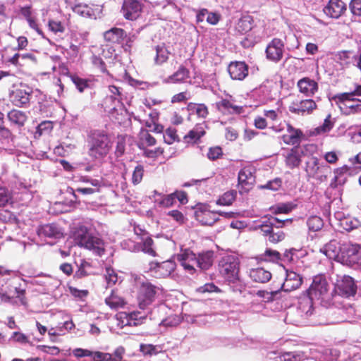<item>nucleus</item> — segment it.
Listing matches in <instances>:
<instances>
[{
  "label": "nucleus",
  "instance_id": "obj_1",
  "mask_svg": "<svg viewBox=\"0 0 361 361\" xmlns=\"http://www.w3.org/2000/svg\"><path fill=\"white\" fill-rule=\"evenodd\" d=\"M338 356L336 350L317 347L302 351L285 352L278 355L276 359V361H334Z\"/></svg>",
  "mask_w": 361,
  "mask_h": 361
},
{
  "label": "nucleus",
  "instance_id": "obj_2",
  "mask_svg": "<svg viewBox=\"0 0 361 361\" xmlns=\"http://www.w3.org/2000/svg\"><path fill=\"white\" fill-rule=\"evenodd\" d=\"M161 288L152 284L147 280L140 278L136 284V299L139 307L142 310L147 309L153 305L162 295Z\"/></svg>",
  "mask_w": 361,
  "mask_h": 361
},
{
  "label": "nucleus",
  "instance_id": "obj_3",
  "mask_svg": "<svg viewBox=\"0 0 361 361\" xmlns=\"http://www.w3.org/2000/svg\"><path fill=\"white\" fill-rule=\"evenodd\" d=\"M314 312L313 300L307 294L302 295L298 298L295 310H290L286 315V321L294 325H300L313 314Z\"/></svg>",
  "mask_w": 361,
  "mask_h": 361
},
{
  "label": "nucleus",
  "instance_id": "obj_4",
  "mask_svg": "<svg viewBox=\"0 0 361 361\" xmlns=\"http://www.w3.org/2000/svg\"><path fill=\"white\" fill-rule=\"evenodd\" d=\"M307 295L313 300L319 301L324 307H329L334 304V296L329 291V286L326 280L322 276H317L314 278Z\"/></svg>",
  "mask_w": 361,
  "mask_h": 361
},
{
  "label": "nucleus",
  "instance_id": "obj_5",
  "mask_svg": "<svg viewBox=\"0 0 361 361\" xmlns=\"http://www.w3.org/2000/svg\"><path fill=\"white\" fill-rule=\"evenodd\" d=\"M111 149V142L109 136L102 132L92 134L89 142V155L95 159L105 157Z\"/></svg>",
  "mask_w": 361,
  "mask_h": 361
},
{
  "label": "nucleus",
  "instance_id": "obj_6",
  "mask_svg": "<svg viewBox=\"0 0 361 361\" xmlns=\"http://www.w3.org/2000/svg\"><path fill=\"white\" fill-rule=\"evenodd\" d=\"M75 241L80 247L92 251L98 256L104 252V243L98 236L90 234L86 229H80L75 233Z\"/></svg>",
  "mask_w": 361,
  "mask_h": 361
},
{
  "label": "nucleus",
  "instance_id": "obj_7",
  "mask_svg": "<svg viewBox=\"0 0 361 361\" xmlns=\"http://www.w3.org/2000/svg\"><path fill=\"white\" fill-rule=\"evenodd\" d=\"M221 274L229 282L235 283L239 280V261L234 255H225L219 263Z\"/></svg>",
  "mask_w": 361,
  "mask_h": 361
},
{
  "label": "nucleus",
  "instance_id": "obj_8",
  "mask_svg": "<svg viewBox=\"0 0 361 361\" xmlns=\"http://www.w3.org/2000/svg\"><path fill=\"white\" fill-rule=\"evenodd\" d=\"M343 114L350 115L361 111V100L352 97V94L340 93L332 97Z\"/></svg>",
  "mask_w": 361,
  "mask_h": 361
},
{
  "label": "nucleus",
  "instance_id": "obj_9",
  "mask_svg": "<svg viewBox=\"0 0 361 361\" xmlns=\"http://www.w3.org/2000/svg\"><path fill=\"white\" fill-rule=\"evenodd\" d=\"M360 259L361 247L359 245L350 243H343L338 262L346 266L353 267L358 264Z\"/></svg>",
  "mask_w": 361,
  "mask_h": 361
},
{
  "label": "nucleus",
  "instance_id": "obj_10",
  "mask_svg": "<svg viewBox=\"0 0 361 361\" xmlns=\"http://www.w3.org/2000/svg\"><path fill=\"white\" fill-rule=\"evenodd\" d=\"M331 168L326 164L320 163L317 157H312L306 162L305 171L309 177L323 182L327 179Z\"/></svg>",
  "mask_w": 361,
  "mask_h": 361
},
{
  "label": "nucleus",
  "instance_id": "obj_11",
  "mask_svg": "<svg viewBox=\"0 0 361 361\" xmlns=\"http://www.w3.org/2000/svg\"><path fill=\"white\" fill-rule=\"evenodd\" d=\"M334 292L340 296L348 298L355 295L357 285L354 279L348 275L337 276Z\"/></svg>",
  "mask_w": 361,
  "mask_h": 361
},
{
  "label": "nucleus",
  "instance_id": "obj_12",
  "mask_svg": "<svg viewBox=\"0 0 361 361\" xmlns=\"http://www.w3.org/2000/svg\"><path fill=\"white\" fill-rule=\"evenodd\" d=\"M32 93V90L30 87L20 84L10 92V100L13 105L25 108L29 105Z\"/></svg>",
  "mask_w": 361,
  "mask_h": 361
},
{
  "label": "nucleus",
  "instance_id": "obj_13",
  "mask_svg": "<svg viewBox=\"0 0 361 361\" xmlns=\"http://www.w3.org/2000/svg\"><path fill=\"white\" fill-rule=\"evenodd\" d=\"M145 316L140 312H121L116 314L117 326L123 329L126 326H136L143 323Z\"/></svg>",
  "mask_w": 361,
  "mask_h": 361
},
{
  "label": "nucleus",
  "instance_id": "obj_14",
  "mask_svg": "<svg viewBox=\"0 0 361 361\" xmlns=\"http://www.w3.org/2000/svg\"><path fill=\"white\" fill-rule=\"evenodd\" d=\"M108 89L111 94L105 98L104 109L106 112L113 114L119 110H122L121 93L120 88L115 85H109Z\"/></svg>",
  "mask_w": 361,
  "mask_h": 361
},
{
  "label": "nucleus",
  "instance_id": "obj_15",
  "mask_svg": "<svg viewBox=\"0 0 361 361\" xmlns=\"http://www.w3.org/2000/svg\"><path fill=\"white\" fill-rule=\"evenodd\" d=\"M177 259L183 269L190 274H193L197 268V256L188 249L181 250L177 255Z\"/></svg>",
  "mask_w": 361,
  "mask_h": 361
},
{
  "label": "nucleus",
  "instance_id": "obj_16",
  "mask_svg": "<svg viewBox=\"0 0 361 361\" xmlns=\"http://www.w3.org/2000/svg\"><path fill=\"white\" fill-rule=\"evenodd\" d=\"M177 259L183 269L190 274H193L197 268V256L188 249L181 250L177 255Z\"/></svg>",
  "mask_w": 361,
  "mask_h": 361
},
{
  "label": "nucleus",
  "instance_id": "obj_17",
  "mask_svg": "<svg viewBox=\"0 0 361 361\" xmlns=\"http://www.w3.org/2000/svg\"><path fill=\"white\" fill-rule=\"evenodd\" d=\"M284 43L278 38L273 39L266 49L267 58L274 62H279L283 57Z\"/></svg>",
  "mask_w": 361,
  "mask_h": 361
},
{
  "label": "nucleus",
  "instance_id": "obj_18",
  "mask_svg": "<svg viewBox=\"0 0 361 361\" xmlns=\"http://www.w3.org/2000/svg\"><path fill=\"white\" fill-rule=\"evenodd\" d=\"M73 11L78 15L90 18L97 19L101 17L102 7L98 5L90 6L87 4H79L71 6Z\"/></svg>",
  "mask_w": 361,
  "mask_h": 361
},
{
  "label": "nucleus",
  "instance_id": "obj_19",
  "mask_svg": "<svg viewBox=\"0 0 361 361\" xmlns=\"http://www.w3.org/2000/svg\"><path fill=\"white\" fill-rule=\"evenodd\" d=\"M121 11L126 19L135 20L142 11V4L138 0H124Z\"/></svg>",
  "mask_w": 361,
  "mask_h": 361
},
{
  "label": "nucleus",
  "instance_id": "obj_20",
  "mask_svg": "<svg viewBox=\"0 0 361 361\" xmlns=\"http://www.w3.org/2000/svg\"><path fill=\"white\" fill-rule=\"evenodd\" d=\"M255 182L254 169L247 166L243 168L238 173V184L245 192L249 191Z\"/></svg>",
  "mask_w": 361,
  "mask_h": 361
},
{
  "label": "nucleus",
  "instance_id": "obj_21",
  "mask_svg": "<svg viewBox=\"0 0 361 361\" xmlns=\"http://www.w3.org/2000/svg\"><path fill=\"white\" fill-rule=\"evenodd\" d=\"M176 269V263L172 260H166L161 263L152 262L150 269L157 277L165 278L171 275Z\"/></svg>",
  "mask_w": 361,
  "mask_h": 361
},
{
  "label": "nucleus",
  "instance_id": "obj_22",
  "mask_svg": "<svg viewBox=\"0 0 361 361\" xmlns=\"http://www.w3.org/2000/svg\"><path fill=\"white\" fill-rule=\"evenodd\" d=\"M316 107L315 102L310 99L293 102L288 109L293 114L304 115L312 113Z\"/></svg>",
  "mask_w": 361,
  "mask_h": 361
},
{
  "label": "nucleus",
  "instance_id": "obj_23",
  "mask_svg": "<svg viewBox=\"0 0 361 361\" xmlns=\"http://www.w3.org/2000/svg\"><path fill=\"white\" fill-rule=\"evenodd\" d=\"M303 151L298 147L286 151L283 154L286 167L293 169L298 167L302 161Z\"/></svg>",
  "mask_w": 361,
  "mask_h": 361
},
{
  "label": "nucleus",
  "instance_id": "obj_24",
  "mask_svg": "<svg viewBox=\"0 0 361 361\" xmlns=\"http://www.w3.org/2000/svg\"><path fill=\"white\" fill-rule=\"evenodd\" d=\"M275 84L272 81H265L255 90V94L261 102H267L274 99L276 93L274 91Z\"/></svg>",
  "mask_w": 361,
  "mask_h": 361
},
{
  "label": "nucleus",
  "instance_id": "obj_25",
  "mask_svg": "<svg viewBox=\"0 0 361 361\" xmlns=\"http://www.w3.org/2000/svg\"><path fill=\"white\" fill-rule=\"evenodd\" d=\"M302 283V276L293 271L286 270V279L281 285L285 292H290L298 288Z\"/></svg>",
  "mask_w": 361,
  "mask_h": 361
},
{
  "label": "nucleus",
  "instance_id": "obj_26",
  "mask_svg": "<svg viewBox=\"0 0 361 361\" xmlns=\"http://www.w3.org/2000/svg\"><path fill=\"white\" fill-rule=\"evenodd\" d=\"M228 71L233 80H243L248 75V66L245 62H231L228 67Z\"/></svg>",
  "mask_w": 361,
  "mask_h": 361
},
{
  "label": "nucleus",
  "instance_id": "obj_27",
  "mask_svg": "<svg viewBox=\"0 0 361 361\" xmlns=\"http://www.w3.org/2000/svg\"><path fill=\"white\" fill-rule=\"evenodd\" d=\"M80 181L84 184H90L92 187H78L75 192L83 195H90L99 191L102 185L100 180L87 176L81 177Z\"/></svg>",
  "mask_w": 361,
  "mask_h": 361
},
{
  "label": "nucleus",
  "instance_id": "obj_28",
  "mask_svg": "<svg viewBox=\"0 0 361 361\" xmlns=\"http://www.w3.org/2000/svg\"><path fill=\"white\" fill-rule=\"evenodd\" d=\"M346 10V4L341 0H330L324 7V12L329 16L338 18Z\"/></svg>",
  "mask_w": 361,
  "mask_h": 361
},
{
  "label": "nucleus",
  "instance_id": "obj_29",
  "mask_svg": "<svg viewBox=\"0 0 361 361\" xmlns=\"http://www.w3.org/2000/svg\"><path fill=\"white\" fill-rule=\"evenodd\" d=\"M216 108L224 114H240L243 107L235 104L231 99H222L219 102H216Z\"/></svg>",
  "mask_w": 361,
  "mask_h": 361
},
{
  "label": "nucleus",
  "instance_id": "obj_30",
  "mask_svg": "<svg viewBox=\"0 0 361 361\" xmlns=\"http://www.w3.org/2000/svg\"><path fill=\"white\" fill-rule=\"evenodd\" d=\"M300 92L307 97L313 96L318 90L317 82L310 78H303L298 82Z\"/></svg>",
  "mask_w": 361,
  "mask_h": 361
},
{
  "label": "nucleus",
  "instance_id": "obj_31",
  "mask_svg": "<svg viewBox=\"0 0 361 361\" xmlns=\"http://www.w3.org/2000/svg\"><path fill=\"white\" fill-rule=\"evenodd\" d=\"M342 247L343 244H341L337 240H334L325 245L322 249V251L329 259L339 262Z\"/></svg>",
  "mask_w": 361,
  "mask_h": 361
},
{
  "label": "nucleus",
  "instance_id": "obj_32",
  "mask_svg": "<svg viewBox=\"0 0 361 361\" xmlns=\"http://www.w3.org/2000/svg\"><path fill=\"white\" fill-rule=\"evenodd\" d=\"M286 133L283 135V142L291 145L299 144L304 136L303 133L300 129L295 128L290 124H286Z\"/></svg>",
  "mask_w": 361,
  "mask_h": 361
},
{
  "label": "nucleus",
  "instance_id": "obj_33",
  "mask_svg": "<svg viewBox=\"0 0 361 361\" xmlns=\"http://www.w3.org/2000/svg\"><path fill=\"white\" fill-rule=\"evenodd\" d=\"M248 274L250 279L256 283H265L271 279V272L262 267L252 268Z\"/></svg>",
  "mask_w": 361,
  "mask_h": 361
},
{
  "label": "nucleus",
  "instance_id": "obj_34",
  "mask_svg": "<svg viewBox=\"0 0 361 361\" xmlns=\"http://www.w3.org/2000/svg\"><path fill=\"white\" fill-rule=\"evenodd\" d=\"M152 193L153 194L150 195V198L159 207H169L176 202L173 193L168 195H162L157 190H154Z\"/></svg>",
  "mask_w": 361,
  "mask_h": 361
},
{
  "label": "nucleus",
  "instance_id": "obj_35",
  "mask_svg": "<svg viewBox=\"0 0 361 361\" xmlns=\"http://www.w3.org/2000/svg\"><path fill=\"white\" fill-rule=\"evenodd\" d=\"M214 252L212 250L203 251L197 255V268L207 270L214 262Z\"/></svg>",
  "mask_w": 361,
  "mask_h": 361
},
{
  "label": "nucleus",
  "instance_id": "obj_36",
  "mask_svg": "<svg viewBox=\"0 0 361 361\" xmlns=\"http://www.w3.org/2000/svg\"><path fill=\"white\" fill-rule=\"evenodd\" d=\"M104 39L112 43H121L126 37V32L118 27H113L104 33Z\"/></svg>",
  "mask_w": 361,
  "mask_h": 361
},
{
  "label": "nucleus",
  "instance_id": "obj_37",
  "mask_svg": "<svg viewBox=\"0 0 361 361\" xmlns=\"http://www.w3.org/2000/svg\"><path fill=\"white\" fill-rule=\"evenodd\" d=\"M189 78V70L187 68L181 66L173 74L170 75L166 80V82L169 83L187 82Z\"/></svg>",
  "mask_w": 361,
  "mask_h": 361
},
{
  "label": "nucleus",
  "instance_id": "obj_38",
  "mask_svg": "<svg viewBox=\"0 0 361 361\" xmlns=\"http://www.w3.org/2000/svg\"><path fill=\"white\" fill-rule=\"evenodd\" d=\"M284 222L285 221L279 220L276 217L270 216L267 219L261 221L256 228H260L264 235H269L272 233L273 226H276L277 224H279V227L282 226Z\"/></svg>",
  "mask_w": 361,
  "mask_h": 361
},
{
  "label": "nucleus",
  "instance_id": "obj_39",
  "mask_svg": "<svg viewBox=\"0 0 361 361\" xmlns=\"http://www.w3.org/2000/svg\"><path fill=\"white\" fill-rule=\"evenodd\" d=\"M7 117L11 125L16 126L18 128L23 127L27 119V116L25 112L17 109L10 111L8 113Z\"/></svg>",
  "mask_w": 361,
  "mask_h": 361
},
{
  "label": "nucleus",
  "instance_id": "obj_40",
  "mask_svg": "<svg viewBox=\"0 0 361 361\" xmlns=\"http://www.w3.org/2000/svg\"><path fill=\"white\" fill-rule=\"evenodd\" d=\"M39 234L54 238H59L62 236L60 228L55 224H49L42 226L39 230Z\"/></svg>",
  "mask_w": 361,
  "mask_h": 361
},
{
  "label": "nucleus",
  "instance_id": "obj_41",
  "mask_svg": "<svg viewBox=\"0 0 361 361\" xmlns=\"http://www.w3.org/2000/svg\"><path fill=\"white\" fill-rule=\"evenodd\" d=\"M348 171L347 166H343L337 168L334 170V178L332 179L330 186L332 188H336L339 185H343L346 181V173Z\"/></svg>",
  "mask_w": 361,
  "mask_h": 361
},
{
  "label": "nucleus",
  "instance_id": "obj_42",
  "mask_svg": "<svg viewBox=\"0 0 361 361\" xmlns=\"http://www.w3.org/2000/svg\"><path fill=\"white\" fill-rule=\"evenodd\" d=\"M155 56L154 58V64L157 66H161L166 63L169 57L170 52L164 44L157 45L154 48Z\"/></svg>",
  "mask_w": 361,
  "mask_h": 361
},
{
  "label": "nucleus",
  "instance_id": "obj_43",
  "mask_svg": "<svg viewBox=\"0 0 361 361\" xmlns=\"http://www.w3.org/2000/svg\"><path fill=\"white\" fill-rule=\"evenodd\" d=\"M105 303L111 308V309H118L124 307L126 305L125 300L120 296L116 291L112 290L111 293L109 296L106 298Z\"/></svg>",
  "mask_w": 361,
  "mask_h": 361
},
{
  "label": "nucleus",
  "instance_id": "obj_44",
  "mask_svg": "<svg viewBox=\"0 0 361 361\" xmlns=\"http://www.w3.org/2000/svg\"><path fill=\"white\" fill-rule=\"evenodd\" d=\"M156 144V139L152 136L147 130H142L140 133L137 146L139 148H145L153 146Z\"/></svg>",
  "mask_w": 361,
  "mask_h": 361
},
{
  "label": "nucleus",
  "instance_id": "obj_45",
  "mask_svg": "<svg viewBox=\"0 0 361 361\" xmlns=\"http://www.w3.org/2000/svg\"><path fill=\"white\" fill-rule=\"evenodd\" d=\"M197 216L202 224L207 226H212L219 220L217 212L210 211L203 212L202 214H197Z\"/></svg>",
  "mask_w": 361,
  "mask_h": 361
},
{
  "label": "nucleus",
  "instance_id": "obj_46",
  "mask_svg": "<svg viewBox=\"0 0 361 361\" xmlns=\"http://www.w3.org/2000/svg\"><path fill=\"white\" fill-rule=\"evenodd\" d=\"M309 232H317L324 226L323 219L318 216H311L307 219Z\"/></svg>",
  "mask_w": 361,
  "mask_h": 361
},
{
  "label": "nucleus",
  "instance_id": "obj_47",
  "mask_svg": "<svg viewBox=\"0 0 361 361\" xmlns=\"http://www.w3.org/2000/svg\"><path fill=\"white\" fill-rule=\"evenodd\" d=\"M256 295L261 298L264 302H269L280 298V290H258Z\"/></svg>",
  "mask_w": 361,
  "mask_h": 361
},
{
  "label": "nucleus",
  "instance_id": "obj_48",
  "mask_svg": "<svg viewBox=\"0 0 361 361\" xmlns=\"http://www.w3.org/2000/svg\"><path fill=\"white\" fill-rule=\"evenodd\" d=\"M259 259L265 262H279L281 260V254L276 250L267 249L259 255Z\"/></svg>",
  "mask_w": 361,
  "mask_h": 361
},
{
  "label": "nucleus",
  "instance_id": "obj_49",
  "mask_svg": "<svg viewBox=\"0 0 361 361\" xmlns=\"http://www.w3.org/2000/svg\"><path fill=\"white\" fill-rule=\"evenodd\" d=\"M236 192L230 190L223 194L216 201V204L221 206L231 205L235 200Z\"/></svg>",
  "mask_w": 361,
  "mask_h": 361
},
{
  "label": "nucleus",
  "instance_id": "obj_50",
  "mask_svg": "<svg viewBox=\"0 0 361 361\" xmlns=\"http://www.w3.org/2000/svg\"><path fill=\"white\" fill-rule=\"evenodd\" d=\"M341 225L347 231L357 228L360 226V221L356 218L348 217L341 221Z\"/></svg>",
  "mask_w": 361,
  "mask_h": 361
},
{
  "label": "nucleus",
  "instance_id": "obj_51",
  "mask_svg": "<svg viewBox=\"0 0 361 361\" xmlns=\"http://www.w3.org/2000/svg\"><path fill=\"white\" fill-rule=\"evenodd\" d=\"M72 81L80 92H82L86 88H90L93 85L91 80L81 78L78 76L72 77Z\"/></svg>",
  "mask_w": 361,
  "mask_h": 361
},
{
  "label": "nucleus",
  "instance_id": "obj_52",
  "mask_svg": "<svg viewBox=\"0 0 361 361\" xmlns=\"http://www.w3.org/2000/svg\"><path fill=\"white\" fill-rule=\"evenodd\" d=\"M207 128L204 123L197 125L188 133V137L194 140H197L205 134V128Z\"/></svg>",
  "mask_w": 361,
  "mask_h": 361
},
{
  "label": "nucleus",
  "instance_id": "obj_53",
  "mask_svg": "<svg viewBox=\"0 0 361 361\" xmlns=\"http://www.w3.org/2000/svg\"><path fill=\"white\" fill-rule=\"evenodd\" d=\"M142 250L145 253H147L152 257L156 255V251L154 247V242L150 237L147 236L142 239Z\"/></svg>",
  "mask_w": 361,
  "mask_h": 361
},
{
  "label": "nucleus",
  "instance_id": "obj_54",
  "mask_svg": "<svg viewBox=\"0 0 361 361\" xmlns=\"http://www.w3.org/2000/svg\"><path fill=\"white\" fill-rule=\"evenodd\" d=\"M140 350L144 355H157L159 351V347L152 344L142 343L140 345Z\"/></svg>",
  "mask_w": 361,
  "mask_h": 361
},
{
  "label": "nucleus",
  "instance_id": "obj_55",
  "mask_svg": "<svg viewBox=\"0 0 361 361\" xmlns=\"http://www.w3.org/2000/svg\"><path fill=\"white\" fill-rule=\"evenodd\" d=\"M104 277L108 286H112L115 285L118 280L117 274L116 273L115 270L111 268L106 269Z\"/></svg>",
  "mask_w": 361,
  "mask_h": 361
},
{
  "label": "nucleus",
  "instance_id": "obj_56",
  "mask_svg": "<svg viewBox=\"0 0 361 361\" xmlns=\"http://www.w3.org/2000/svg\"><path fill=\"white\" fill-rule=\"evenodd\" d=\"M164 140L168 145H171L176 140H178L176 130L169 128L164 133Z\"/></svg>",
  "mask_w": 361,
  "mask_h": 361
},
{
  "label": "nucleus",
  "instance_id": "obj_57",
  "mask_svg": "<svg viewBox=\"0 0 361 361\" xmlns=\"http://www.w3.org/2000/svg\"><path fill=\"white\" fill-rule=\"evenodd\" d=\"M143 175L144 167L142 165H137L135 166L132 175V183L134 185L139 184L142 180Z\"/></svg>",
  "mask_w": 361,
  "mask_h": 361
},
{
  "label": "nucleus",
  "instance_id": "obj_58",
  "mask_svg": "<svg viewBox=\"0 0 361 361\" xmlns=\"http://www.w3.org/2000/svg\"><path fill=\"white\" fill-rule=\"evenodd\" d=\"M143 151V155L148 158H157L164 153V149L161 147H157L155 149H149L147 147L140 148Z\"/></svg>",
  "mask_w": 361,
  "mask_h": 361
},
{
  "label": "nucleus",
  "instance_id": "obj_59",
  "mask_svg": "<svg viewBox=\"0 0 361 361\" xmlns=\"http://www.w3.org/2000/svg\"><path fill=\"white\" fill-rule=\"evenodd\" d=\"M298 252V250L294 248L286 250L283 254L282 257L281 256L280 261H283L286 262H294L295 259L298 258V256L296 255Z\"/></svg>",
  "mask_w": 361,
  "mask_h": 361
},
{
  "label": "nucleus",
  "instance_id": "obj_60",
  "mask_svg": "<svg viewBox=\"0 0 361 361\" xmlns=\"http://www.w3.org/2000/svg\"><path fill=\"white\" fill-rule=\"evenodd\" d=\"M192 109L199 118H205L208 116V109L204 104H195Z\"/></svg>",
  "mask_w": 361,
  "mask_h": 361
},
{
  "label": "nucleus",
  "instance_id": "obj_61",
  "mask_svg": "<svg viewBox=\"0 0 361 361\" xmlns=\"http://www.w3.org/2000/svg\"><path fill=\"white\" fill-rule=\"evenodd\" d=\"M48 25H49V30L56 34L58 32L62 33L65 30L64 25L61 23V21H59V20H50L49 21Z\"/></svg>",
  "mask_w": 361,
  "mask_h": 361
},
{
  "label": "nucleus",
  "instance_id": "obj_62",
  "mask_svg": "<svg viewBox=\"0 0 361 361\" xmlns=\"http://www.w3.org/2000/svg\"><path fill=\"white\" fill-rule=\"evenodd\" d=\"M264 114L267 119L272 121H276L282 117V111L279 109L276 110H264Z\"/></svg>",
  "mask_w": 361,
  "mask_h": 361
},
{
  "label": "nucleus",
  "instance_id": "obj_63",
  "mask_svg": "<svg viewBox=\"0 0 361 361\" xmlns=\"http://www.w3.org/2000/svg\"><path fill=\"white\" fill-rule=\"evenodd\" d=\"M272 209L274 214H288L293 209V205L290 203H283L277 205Z\"/></svg>",
  "mask_w": 361,
  "mask_h": 361
},
{
  "label": "nucleus",
  "instance_id": "obj_64",
  "mask_svg": "<svg viewBox=\"0 0 361 361\" xmlns=\"http://www.w3.org/2000/svg\"><path fill=\"white\" fill-rule=\"evenodd\" d=\"M90 357H92L93 361H111V354L108 353L92 351Z\"/></svg>",
  "mask_w": 361,
  "mask_h": 361
}]
</instances>
